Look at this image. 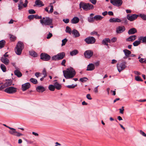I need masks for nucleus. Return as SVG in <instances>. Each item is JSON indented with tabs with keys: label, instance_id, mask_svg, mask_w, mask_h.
Returning <instances> with one entry per match:
<instances>
[{
	"label": "nucleus",
	"instance_id": "nucleus-29",
	"mask_svg": "<svg viewBox=\"0 0 146 146\" xmlns=\"http://www.w3.org/2000/svg\"><path fill=\"white\" fill-rule=\"evenodd\" d=\"M78 51L77 50L75 49L70 52V55L73 56L76 55L78 54Z\"/></svg>",
	"mask_w": 146,
	"mask_h": 146
},
{
	"label": "nucleus",
	"instance_id": "nucleus-12",
	"mask_svg": "<svg viewBox=\"0 0 146 146\" xmlns=\"http://www.w3.org/2000/svg\"><path fill=\"white\" fill-rule=\"evenodd\" d=\"M110 3L114 6L119 7L122 5L123 1L122 0H111Z\"/></svg>",
	"mask_w": 146,
	"mask_h": 146
},
{
	"label": "nucleus",
	"instance_id": "nucleus-38",
	"mask_svg": "<svg viewBox=\"0 0 146 146\" xmlns=\"http://www.w3.org/2000/svg\"><path fill=\"white\" fill-rule=\"evenodd\" d=\"M0 67L2 70L3 72H5L6 70V68L5 66L3 64H1L0 66Z\"/></svg>",
	"mask_w": 146,
	"mask_h": 146
},
{
	"label": "nucleus",
	"instance_id": "nucleus-15",
	"mask_svg": "<svg viewBox=\"0 0 146 146\" xmlns=\"http://www.w3.org/2000/svg\"><path fill=\"white\" fill-rule=\"evenodd\" d=\"M30 84L29 83H27L22 85V88L23 91H24L30 88Z\"/></svg>",
	"mask_w": 146,
	"mask_h": 146
},
{
	"label": "nucleus",
	"instance_id": "nucleus-4",
	"mask_svg": "<svg viewBox=\"0 0 146 146\" xmlns=\"http://www.w3.org/2000/svg\"><path fill=\"white\" fill-rule=\"evenodd\" d=\"M79 6L80 8H82L85 11L92 9L94 8V6L92 5L89 3H86L82 2L80 3Z\"/></svg>",
	"mask_w": 146,
	"mask_h": 146
},
{
	"label": "nucleus",
	"instance_id": "nucleus-10",
	"mask_svg": "<svg viewBox=\"0 0 146 146\" xmlns=\"http://www.w3.org/2000/svg\"><path fill=\"white\" fill-rule=\"evenodd\" d=\"M5 92L9 94H13L16 91V88L13 87H9L6 88L4 90Z\"/></svg>",
	"mask_w": 146,
	"mask_h": 146
},
{
	"label": "nucleus",
	"instance_id": "nucleus-51",
	"mask_svg": "<svg viewBox=\"0 0 146 146\" xmlns=\"http://www.w3.org/2000/svg\"><path fill=\"white\" fill-rule=\"evenodd\" d=\"M35 18L36 19H42L41 16H39L38 15H35Z\"/></svg>",
	"mask_w": 146,
	"mask_h": 146
},
{
	"label": "nucleus",
	"instance_id": "nucleus-6",
	"mask_svg": "<svg viewBox=\"0 0 146 146\" xmlns=\"http://www.w3.org/2000/svg\"><path fill=\"white\" fill-rule=\"evenodd\" d=\"M86 43L88 44H91L94 43L96 41V39L92 36H89L84 40Z\"/></svg>",
	"mask_w": 146,
	"mask_h": 146
},
{
	"label": "nucleus",
	"instance_id": "nucleus-7",
	"mask_svg": "<svg viewBox=\"0 0 146 146\" xmlns=\"http://www.w3.org/2000/svg\"><path fill=\"white\" fill-rule=\"evenodd\" d=\"M28 1L27 0H25L24 3L23 4L22 0H20L18 4V10H21L24 7H26L27 6Z\"/></svg>",
	"mask_w": 146,
	"mask_h": 146
},
{
	"label": "nucleus",
	"instance_id": "nucleus-33",
	"mask_svg": "<svg viewBox=\"0 0 146 146\" xmlns=\"http://www.w3.org/2000/svg\"><path fill=\"white\" fill-rule=\"evenodd\" d=\"M103 17H102L100 15H96L94 16V19L96 20H100L103 19Z\"/></svg>",
	"mask_w": 146,
	"mask_h": 146
},
{
	"label": "nucleus",
	"instance_id": "nucleus-19",
	"mask_svg": "<svg viewBox=\"0 0 146 146\" xmlns=\"http://www.w3.org/2000/svg\"><path fill=\"white\" fill-rule=\"evenodd\" d=\"M94 65L93 64L90 63L88 65L87 68L86 69V70L92 71L94 70Z\"/></svg>",
	"mask_w": 146,
	"mask_h": 146
},
{
	"label": "nucleus",
	"instance_id": "nucleus-21",
	"mask_svg": "<svg viewBox=\"0 0 146 146\" xmlns=\"http://www.w3.org/2000/svg\"><path fill=\"white\" fill-rule=\"evenodd\" d=\"M137 32V30L135 28H132L130 29L128 31V33L129 35H133Z\"/></svg>",
	"mask_w": 146,
	"mask_h": 146
},
{
	"label": "nucleus",
	"instance_id": "nucleus-3",
	"mask_svg": "<svg viewBox=\"0 0 146 146\" xmlns=\"http://www.w3.org/2000/svg\"><path fill=\"white\" fill-rule=\"evenodd\" d=\"M24 47L23 43L21 41L18 42L15 49L16 54L18 55H20Z\"/></svg>",
	"mask_w": 146,
	"mask_h": 146
},
{
	"label": "nucleus",
	"instance_id": "nucleus-27",
	"mask_svg": "<svg viewBox=\"0 0 146 146\" xmlns=\"http://www.w3.org/2000/svg\"><path fill=\"white\" fill-rule=\"evenodd\" d=\"M54 85L55 88L58 90L60 89L62 87L61 85L58 83L57 82H55L54 84Z\"/></svg>",
	"mask_w": 146,
	"mask_h": 146
},
{
	"label": "nucleus",
	"instance_id": "nucleus-18",
	"mask_svg": "<svg viewBox=\"0 0 146 146\" xmlns=\"http://www.w3.org/2000/svg\"><path fill=\"white\" fill-rule=\"evenodd\" d=\"M121 21L122 20L118 18H111L109 20V22L110 23H120Z\"/></svg>",
	"mask_w": 146,
	"mask_h": 146
},
{
	"label": "nucleus",
	"instance_id": "nucleus-17",
	"mask_svg": "<svg viewBox=\"0 0 146 146\" xmlns=\"http://www.w3.org/2000/svg\"><path fill=\"white\" fill-rule=\"evenodd\" d=\"M36 91L39 92H42L46 90L45 88L42 86H38L36 88Z\"/></svg>",
	"mask_w": 146,
	"mask_h": 146
},
{
	"label": "nucleus",
	"instance_id": "nucleus-25",
	"mask_svg": "<svg viewBox=\"0 0 146 146\" xmlns=\"http://www.w3.org/2000/svg\"><path fill=\"white\" fill-rule=\"evenodd\" d=\"M35 4L39 7H41L44 6V5L43 4L42 1L40 0H36L35 3Z\"/></svg>",
	"mask_w": 146,
	"mask_h": 146
},
{
	"label": "nucleus",
	"instance_id": "nucleus-23",
	"mask_svg": "<svg viewBox=\"0 0 146 146\" xmlns=\"http://www.w3.org/2000/svg\"><path fill=\"white\" fill-rule=\"evenodd\" d=\"M79 21V19L77 17H74L71 20V22L73 24L78 23Z\"/></svg>",
	"mask_w": 146,
	"mask_h": 146
},
{
	"label": "nucleus",
	"instance_id": "nucleus-36",
	"mask_svg": "<svg viewBox=\"0 0 146 146\" xmlns=\"http://www.w3.org/2000/svg\"><path fill=\"white\" fill-rule=\"evenodd\" d=\"M12 84V81L11 80H8L5 84V86H9L11 85Z\"/></svg>",
	"mask_w": 146,
	"mask_h": 146
},
{
	"label": "nucleus",
	"instance_id": "nucleus-49",
	"mask_svg": "<svg viewBox=\"0 0 146 146\" xmlns=\"http://www.w3.org/2000/svg\"><path fill=\"white\" fill-rule=\"evenodd\" d=\"M117 40V38L116 37H114L112 38L111 39V43H113L115 42Z\"/></svg>",
	"mask_w": 146,
	"mask_h": 146
},
{
	"label": "nucleus",
	"instance_id": "nucleus-53",
	"mask_svg": "<svg viewBox=\"0 0 146 146\" xmlns=\"http://www.w3.org/2000/svg\"><path fill=\"white\" fill-rule=\"evenodd\" d=\"M85 79H87L86 78H82L80 79V81L82 82H85L86 81V80H85Z\"/></svg>",
	"mask_w": 146,
	"mask_h": 146
},
{
	"label": "nucleus",
	"instance_id": "nucleus-26",
	"mask_svg": "<svg viewBox=\"0 0 146 146\" xmlns=\"http://www.w3.org/2000/svg\"><path fill=\"white\" fill-rule=\"evenodd\" d=\"M7 127L11 130L9 131V132L10 134L14 135L15 133H17L16 129L14 128L9 127Z\"/></svg>",
	"mask_w": 146,
	"mask_h": 146
},
{
	"label": "nucleus",
	"instance_id": "nucleus-16",
	"mask_svg": "<svg viewBox=\"0 0 146 146\" xmlns=\"http://www.w3.org/2000/svg\"><path fill=\"white\" fill-rule=\"evenodd\" d=\"M72 34L74 38H76L80 36V35L79 32L76 30L74 29L72 31Z\"/></svg>",
	"mask_w": 146,
	"mask_h": 146
},
{
	"label": "nucleus",
	"instance_id": "nucleus-54",
	"mask_svg": "<svg viewBox=\"0 0 146 146\" xmlns=\"http://www.w3.org/2000/svg\"><path fill=\"white\" fill-rule=\"evenodd\" d=\"M52 36V35L51 33H49V34L47 35V36L46 37V38L47 39H49L51 38Z\"/></svg>",
	"mask_w": 146,
	"mask_h": 146
},
{
	"label": "nucleus",
	"instance_id": "nucleus-1",
	"mask_svg": "<svg viewBox=\"0 0 146 146\" xmlns=\"http://www.w3.org/2000/svg\"><path fill=\"white\" fill-rule=\"evenodd\" d=\"M63 72L64 77L66 79L73 78L76 74L75 70L72 68H68L66 70H63Z\"/></svg>",
	"mask_w": 146,
	"mask_h": 146
},
{
	"label": "nucleus",
	"instance_id": "nucleus-8",
	"mask_svg": "<svg viewBox=\"0 0 146 146\" xmlns=\"http://www.w3.org/2000/svg\"><path fill=\"white\" fill-rule=\"evenodd\" d=\"M126 62H123L120 64H117V68L119 72H120L121 71L124 70L126 67Z\"/></svg>",
	"mask_w": 146,
	"mask_h": 146
},
{
	"label": "nucleus",
	"instance_id": "nucleus-58",
	"mask_svg": "<svg viewBox=\"0 0 146 146\" xmlns=\"http://www.w3.org/2000/svg\"><path fill=\"white\" fill-rule=\"evenodd\" d=\"M119 110H120V113L122 114H123L124 110V107H122Z\"/></svg>",
	"mask_w": 146,
	"mask_h": 146
},
{
	"label": "nucleus",
	"instance_id": "nucleus-2",
	"mask_svg": "<svg viewBox=\"0 0 146 146\" xmlns=\"http://www.w3.org/2000/svg\"><path fill=\"white\" fill-rule=\"evenodd\" d=\"M40 22L42 25H52V19L48 17H44L40 20Z\"/></svg>",
	"mask_w": 146,
	"mask_h": 146
},
{
	"label": "nucleus",
	"instance_id": "nucleus-47",
	"mask_svg": "<svg viewBox=\"0 0 146 146\" xmlns=\"http://www.w3.org/2000/svg\"><path fill=\"white\" fill-rule=\"evenodd\" d=\"M77 86V84H76L75 85L72 84V85H70L67 86V87L69 88H74L75 87H76Z\"/></svg>",
	"mask_w": 146,
	"mask_h": 146
},
{
	"label": "nucleus",
	"instance_id": "nucleus-37",
	"mask_svg": "<svg viewBox=\"0 0 146 146\" xmlns=\"http://www.w3.org/2000/svg\"><path fill=\"white\" fill-rule=\"evenodd\" d=\"M30 81L34 84H36L38 83L37 80L36 79L34 78H31L30 79Z\"/></svg>",
	"mask_w": 146,
	"mask_h": 146
},
{
	"label": "nucleus",
	"instance_id": "nucleus-35",
	"mask_svg": "<svg viewBox=\"0 0 146 146\" xmlns=\"http://www.w3.org/2000/svg\"><path fill=\"white\" fill-rule=\"evenodd\" d=\"M141 42V40H136L133 43L134 46H137L139 45Z\"/></svg>",
	"mask_w": 146,
	"mask_h": 146
},
{
	"label": "nucleus",
	"instance_id": "nucleus-22",
	"mask_svg": "<svg viewBox=\"0 0 146 146\" xmlns=\"http://www.w3.org/2000/svg\"><path fill=\"white\" fill-rule=\"evenodd\" d=\"M136 37L137 36L136 35H131L127 38L126 40L132 42L136 39Z\"/></svg>",
	"mask_w": 146,
	"mask_h": 146
},
{
	"label": "nucleus",
	"instance_id": "nucleus-41",
	"mask_svg": "<svg viewBox=\"0 0 146 146\" xmlns=\"http://www.w3.org/2000/svg\"><path fill=\"white\" fill-rule=\"evenodd\" d=\"M42 74L44 75L43 78H46L47 76V72L45 68L43 69L42 71Z\"/></svg>",
	"mask_w": 146,
	"mask_h": 146
},
{
	"label": "nucleus",
	"instance_id": "nucleus-43",
	"mask_svg": "<svg viewBox=\"0 0 146 146\" xmlns=\"http://www.w3.org/2000/svg\"><path fill=\"white\" fill-rule=\"evenodd\" d=\"M88 21L90 23H93L94 21V19L91 16L89 17L88 18Z\"/></svg>",
	"mask_w": 146,
	"mask_h": 146
},
{
	"label": "nucleus",
	"instance_id": "nucleus-62",
	"mask_svg": "<svg viewBox=\"0 0 146 146\" xmlns=\"http://www.w3.org/2000/svg\"><path fill=\"white\" fill-rule=\"evenodd\" d=\"M90 35H98V33L96 32V31H93V32H92L91 33Z\"/></svg>",
	"mask_w": 146,
	"mask_h": 146
},
{
	"label": "nucleus",
	"instance_id": "nucleus-13",
	"mask_svg": "<svg viewBox=\"0 0 146 146\" xmlns=\"http://www.w3.org/2000/svg\"><path fill=\"white\" fill-rule=\"evenodd\" d=\"M93 51L90 50L86 51L84 53L85 57L87 58H90L93 55Z\"/></svg>",
	"mask_w": 146,
	"mask_h": 146
},
{
	"label": "nucleus",
	"instance_id": "nucleus-61",
	"mask_svg": "<svg viewBox=\"0 0 146 146\" xmlns=\"http://www.w3.org/2000/svg\"><path fill=\"white\" fill-rule=\"evenodd\" d=\"M90 1L94 5L96 4L97 2L96 0H90Z\"/></svg>",
	"mask_w": 146,
	"mask_h": 146
},
{
	"label": "nucleus",
	"instance_id": "nucleus-48",
	"mask_svg": "<svg viewBox=\"0 0 146 146\" xmlns=\"http://www.w3.org/2000/svg\"><path fill=\"white\" fill-rule=\"evenodd\" d=\"M36 12L33 9H31L29 10V13L30 14H35Z\"/></svg>",
	"mask_w": 146,
	"mask_h": 146
},
{
	"label": "nucleus",
	"instance_id": "nucleus-42",
	"mask_svg": "<svg viewBox=\"0 0 146 146\" xmlns=\"http://www.w3.org/2000/svg\"><path fill=\"white\" fill-rule=\"evenodd\" d=\"M10 40L12 41H14L16 39V37L14 35H10Z\"/></svg>",
	"mask_w": 146,
	"mask_h": 146
},
{
	"label": "nucleus",
	"instance_id": "nucleus-39",
	"mask_svg": "<svg viewBox=\"0 0 146 146\" xmlns=\"http://www.w3.org/2000/svg\"><path fill=\"white\" fill-rule=\"evenodd\" d=\"M49 89L51 91H54L55 90V87L54 85H50L48 86Z\"/></svg>",
	"mask_w": 146,
	"mask_h": 146
},
{
	"label": "nucleus",
	"instance_id": "nucleus-64",
	"mask_svg": "<svg viewBox=\"0 0 146 146\" xmlns=\"http://www.w3.org/2000/svg\"><path fill=\"white\" fill-rule=\"evenodd\" d=\"M99 86L95 87L94 89V92L96 93H97L98 92V87Z\"/></svg>",
	"mask_w": 146,
	"mask_h": 146
},
{
	"label": "nucleus",
	"instance_id": "nucleus-32",
	"mask_svg": "<svg viewBox=\"0 0 146 146\" xmlns=\"http://www.w3.org/2000/svg\"><path fill=\"white\" fill-rule=\"evenodd\" d=\"M65 31L66 33H68L70 35L72 34V31L71 29V28L68 26L66 27Z\"/></svg>",
	"mask_w": 146,
	"mask_h": 146
},
{
	"label": "nucleus",
	"instance_id": "nucleus-57",
	"mask_svg": "<svg viewBox=\"0 0 146 146\" xmlns=\"http://www.w3.org/2000/svg\"><path fill=\"white\" fill-rule=\"evenodd\" d=\"M140 133L143 136L146 137V134L141 130L140 131Z\"/></svg>",
	"mask_w": 146,
	"mask_h": 146
},
{
	"label": "nucleus",
	"instance_id": "nucleus-40",
	"mask_svg": "<svg viewBox=\"0 0 146 146\" xmlns=\"http://www.w3.org/2000/svg\"><path fill=\"white\" fill-rule=\"evenodd\" d=\"M50 7V10L48 12V13H51L53 12L54 10L53 7L52 5V3H50V6H48V7Z\"/></svg>",
	"mask_w": 146,
	"mask_h": 146
},
{
	"label": "nucleus",
	"instance_id": "nucleus-52",
	"mask_svg": "<svg viewBox=\"0 0 146 146\" xmlns=\"http://www.w3.org/2000/svg\"><path fill=\"white\" fill-rule=\"evenodd\" d=\"M122 21H123L122 23H125V24H127V19L125 17L123 19Z\"/></svg>",
	"mask_w": 146,
	"mask_h": 146
},
{
	"label": "nucleus",
	"instance_id": "nucleus-56",
	"mask_svg": "<svg viewBox=\"0 0 146 146\" xmlns=\"http://www.w3.org/2000/svg\"><path fill=\"white\" fill-rule=\"evenodd\" d=\"M23 134L20 133L18 132L17 131V133H16L14 135L19 137L20 136L22 135Z\"/></svg>",
	"mask_w": 146,
	"mask_h": 146
},
{
	"label": "nucleus",
	"instance_id": "nucleus-31",
	"mask_svg": "<svg viewBox=\"0 0 146 146\" xmlns=\"http://www.w3.org/2000/svg\"><path fill=\"white\" fill-rule=\"evenodd\" d=\"M6 42L4 40H2L0 41V49L3 47L5 44Z\"/></svg>",
	"mask_w": 146,
	"mask_h": 146
},
{
	"label": "nucleus",
	"instance_id": "nucleus-28",
	"mask_svg": "<svg viewBox=\"0 0 146 146\" xmlns=\"http://www.w3.org/2000/svg\"><path fill=\"white\" fill-rule=\"evenodd\" d=\"M138 40H141L142 43H146V36H140Z\"/></svg>",
	"mask_w": 146,
	"mask_h": 146
},
{
	"label": "nucleus",
	"instance_id": "nucleus-63",
	"mask_svg": "<svg viewBox=\"0 0 146 146\" xmlns=\"http://www.w3.org/2000/svg\"><path fill=\"white\" fill-rule=\"evenodd\" d=\"M66 62V60L65 59H64L62 60L61 63V64L62 66H65V63Z\"/></svg>",
	"mask_w": 146,
	"mask_h": 146
},
{
	"label": "nucleus",
	"instance_id": "nucleus-5",
	"mask_svg": "<svg viewBox=\"0 0 146 146\" xmlns=\"http://www.w3.org/2000/svg\"><path fill=\"white\" fill-rule=\"evenodd\" d=\"M65 55V54L64 52H61L52 57V60H62L64 58Z\"/></svg>",
	"mask_w": 146,
	"mask_h": 146
},
{
	"label": "nucleus",
	"instance_id": "nucleus-55",
	"mask_svg": "<svg viewBox=\"0 0 146 146\" xmlns=\"http://www.w3.org/2000/svg\"><path fill=\"white\" fill-rule=\"evenodd\" d=\"M63 21L65 23H68L69 22V20L68 19H64Z\"/></svg>",
	"mask_w": 146,
	"mask_h": 146
},
{
	"label": "nucleus",
	"instance_id": "nucleus-50",
	"mask_svg": "<svg viewBox=\"0 0 146 146\" xmlns=\"http://www.w3.org/2000/svg\"><path fill=\"white\" fill-rule=\"evenodd\" d=\"M35 18V15H30L28 16V18L30 20H32Z\"/></svg>",
	"mask_w": 146,
	"mask_h": 146
},
{
	"label": "nucleus",
	"instance_id": "nucleus-44",
	"mask_svg": "<svg viewBox=\"0 0 146 146\" xmlns=\"http://www.w3.org/2000/svg\"><path fill=\"white\" fill-rule=\"evenodd\" d=\"M135 80L138 81L142 82L143 80L139 76H135Z\"/></svg>",
	"mask_w": 146,
	"mask_h": 146
},
{
	"label": "nucleus",
	"instance_id": "nucleus-14",
	"mask_svg": "<svg viewBox=\"0 0 146 146\" xmlns=\"http://www.w3.org/2000/svg\"><path fill=\"white\" fill-rule=\"evenodd\" d=\"M125 30V28L124 26H119L117 27L116 32L117 33H121L124 32Z\"/></svg>",
	"mask_w": 146,
	"mask_h": 146
},
{
	"label": "nucleus",
	"instance_id": "nucleus-24",
	"mask_svg": "<svg viewBox=\"0 0 146 146\" xmlns=\"http://www.w3.org/2000/svg\"><path fill=\"white\" fill-rule=\"evenodd\" d=\"M14 73L18 77H20L22 76V74L19 70L16 69L14 71Z\"/></svg>",
	"mask_w": 146,
	"mask_h": 146
},
{
	"label": "nucleus",
	"instance_id": "nucleus-30",
	"mask_svg": "<svg viewBox=\"0 0 146 146\" xmlns=\"http://www.w3.org/2000/svg\"><path fill=\"white\" fill-rule=\"evenodd\" d=\"M123 52L125 53V55L127 57L129 56V55L131 54V52L127 49H125L123 50Z\"/></svg>",
	"mask_w": 146,
	"mask_h": 146
},
{
	"label": "nucleus",
	"instance_id": "nucleus-34",
	"mask_svg": "<svg viewBox=\"0 0 146 146\" xmlns=\"http://www.w3.org/2000/svg\"><path fill=\"white\" fill-rule=\"evenodd\" d=\"M29 53L31 56L35 57H36L37 56V53L34 51H29Z\"/></svg>",
	"mask_w": 146,
	"mask_h": 146
},
{
	"label": "nucleus",
	"instance_id": "nucleus-59",
	"mask_svg": "<svg viewBox=\"0 0 146 146\" xmlns=\"http://www.w3.org/2000/svg\"><path fill=\"white\" fill-rule=\"evenodd\" d=\"M41 73L39 72H36L35 74V76L37 77L38 78L40 76Z\"/></svg>",
	"mask_w": 146,
	"mask_h": 146
},
{
	"label": "nucleus",
	"instance_id": "nucleus-46",
	"mask_svg": "<svg viewBox=\"0 0 146 146\" xmlns=\"http://www.w3.org/2000/svg\"><path fill=\"white\" fill-rule=\"evenodd\" d=\"M67 41L68 40L66 38H65L64 39L62 40V46H63L64 45Z\"/></svg>",
	"mask_w": 146,
	"mask_h": 146
},
{
	"label": "nucleus",
	"instance_id": "nucleus-45",
	"mask_svg": "<svg viewBox=\"0 0 146 146\" xmlns=\"http://www.w3.org/2000/svg\"><path fill=\"white\" fill-rule=\"evenodd\" d=\"M139 16L143 20H146V15L141 14L139 15Z\"/></svg>",
	"mask_w": 146,
	"mask_h": 146
},
{
	"label": "nucleus",
	"instance_id": "nucleus-9",
	"mask_svg": "<svg viewBox=\"0 0 146 146\" xmlns=\"http://www.w3.org/2000/svg\"><path fill=\"white\" fill-rule=\"evenodd\" d=\"M40 59L44 61H48L50 58V56L48 54L45 53H42L40 55Z\"/></svg>",
	"mask_w": 146,
	"mask_h": 146
},
{
	"label": "nucleus",
	"instance_id": "nucleus-20",
	"mask_svg": "<svg viewBox=\"0 0 146 146\" xmlns=\"http://www.w3.org/2000/svg\"><path fill=\"white\" fill-rule=\"evenodd\" d=\"M1 60L2 62L4 63L6 65H8L9 63V60L6 58L4 57H2Z\"/></svg>",
	"mask_w": 146,
	"mask_h": 146
},
{
	"label": "nucleus",
	"instance_id": "nucleus-11",
	"mask_svg": "<svg viewBox=\"0 0 146 146\" xmlns=\"http://www.w3.org/2000/svg\"><path fill=\"white\" fill-rule=\"evenodd\" d=\"M138 16L139 15L136 14H128L127 16V18L130 21H132L135 20Z\"/></svg>",
	"mask_w": 146,
	"mask_h": 146
},
{
	"label": "nucleus",
	"instance_id": "nucleus-60",
	"mask_svg": "<svg viewBox=\"0 0 146 146\" xmlns=\"http://www.w3.org/2000/svg\"><path fill=\"white\" fill-rule=\"evenodd\" d=\"M87 98L89 100H91L92 99V98L90 94H88L86 95Z\"/></svg>",
	"mask_w": 146,
	"mask_h": 146
}]
</instances>
